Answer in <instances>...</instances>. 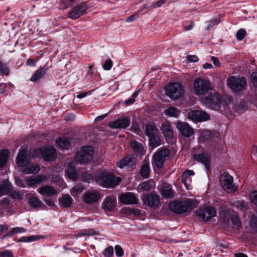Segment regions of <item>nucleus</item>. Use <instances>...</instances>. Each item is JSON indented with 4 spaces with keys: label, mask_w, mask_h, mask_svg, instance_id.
<instances>
[{
    "label": "nucleus",
    "mask_w": 257,
    "mask_h": 257,
    "mask_svg": "<svg viewBox=\"0 0 257 257\" xmlns=\"http://www.w3.org/2000/svg\"><path fill=\"white\" fill-rule=\"evenodd\" d=\"M130 119L128 118L122 117L109 123V126L112 128H124L130 124Z\"/></svg>",
    "instance_id": "nucleus-17"
},
{
    "label": "nucleus",
    "mask_w": 257,
    "mask_h": 257,
    "mask_svg": "<svg viewBox=\"0 0 257 257\" xmlns=\"http://www.w3.org/2000/svg\"><path fill=\"white\" fill-rule=\"evenodd\" d=\"M220 182L224 190L233 192L237 190V186L233 183V177L227 172H224L222 174Z\"/></svg>",
    "instance_id": "nucleus-7"
},
{
    "label": "nucleus",
    "mask_w": 257,
    "mask_h": 257,
    "mask_svg": "<svg viewBox=\"0 0 257 257\" xmlns=\"http://www.w3.org/2000/svg\"><path fill=\"white\" fill-rule=\"evenodd\" d=\"M42 237L40 235H31L28 236H23L20 238L19 241L20 242H32L42 238Z\"/></svg>",
    "instance_id": "nucleus-44"
},
{
    "label": "nucleus",
    "mask_w": 257,
    "mask_h": 257,
    "mask_svg": "<svg viewBox=\"0 0 257 257\" xmlns=\"http://www.w3.org/2000/svg\"><path fill=\"white\" fill-rule=\"evenodd\" d=\"M228 87L235 92L243 90L246 86V81H227Z\"/></svg>",
    "instance_id": "nucleus-22"
},
{
    "label": "nucleus",
    "mask_w": 257,
    "mask_h": 257,
    "mask_svg": "<svg viewBox=\"0 0 257 257\" xmlns=\"http://www.w3.org/2000/svg\"><path fill=\"white\" fill-rule=\"evenodd\" d=\"M170 151L167 148H162L154 154V163L158 168H161L167 157L170 155Z\"/></svg>",
    "instance_id": "nucleus-8"
},
{
    "label": "nucleus",
    "mask_w": 257,
    "mask_h": 257,
    "mask_svg": "<svg viewBox=\"0 0 257 257\" xmlns=\"http://www.w3.org/2000/svg\"><path fill=\"white\" fill-rule=\"evenodd\" d=\"M100 198V195L97 191L86 192L83 195V200L86 204H91L97 202Z\"/></svg>",
    "instance_id": "nucleus-19"
},
{
    "label": "nucleus",
    "mask_w": 257,
    "mask_h": 257,
    "mask_svg": "<svg viewBox=\"0 0 257 257\" xmlns=\"http://www.w3.org/2000/svg\"><path fill=\"white\" fill-rule=\"evenodd\" d=\"M142 200L144 204L152 208L157 207L160 203L159 196L156 194H144Z\"/></svg>",
    "instance_id": "nucleus-12"
},
{
    "label": "nucleus",
    "mask_w": 257,
    "mask_h": 257,
    "mask_svg": "<svg viewBox=\"0 0 257 257\" xmlns=\"http://www.w3.org/2000/svg\"><path fill=\"white\" fill-rule=\"evenodd\" d=\"M94 151L92 147L85 146L81 148L76 155V160L81 164L90 162L94 156Z\"/></svg>",
    "instance_id": "nucleus-4"
},
{
    "label": "nucleus",
    "mask_w": 257,
    "mask_h": 257,
    "mask_svg": "<svg viewBox=\"0 0 257 257\" xmlns=\"http://www.w3.org/2000/svg\"><path fill=\"white\" fill-rule=\"evenodd\" d=\"M34 152V157L41 156L46 161H53L57 157L56 150L52 147L37 149Z\"/></svg>",
    "instance_id": "nucleus-6"
},
{
    "label": "nucleus",
    "mask_w": 257,
    "mask_h": 257,
    "mask_svg": "<svg viewBox=\"0 0 257 257\" xmlns=\"http://www.w3.org/2000/svg\"><path fill=\"white\" fill-rule=\"evenodd\" d=\"M180 202L175 201L169 204V209L176 213L181 214L182 213V211L181 208Z\"/></svg>",
    "instance_id": "nucleus-39"
},
{
    "label": "nucleus",
    "mask_w": 257,
    "mask_h": 257,
    "mask_svg": "<svg viewBox=\"0 0 257 257\" xmlns=\"http://www.w3.org/2000/svg\"><path fill=\"white\" fill-rule=\"evenodd\" d=\"M201 102L205 106L216 111H224L233 102V98L227 95H221L217 92L201 97Z\"/></svg>",
    "instance_id": "nucleus-1"
},
{
    "label": "nucleus",
    "mask_w": 257,
    "mask_h": 257,
    "mask_svg": "<svg viewBox=\"0 0 257 257\" xmlns=\"http://www.w3.org/2000/svg\"><path fill=\"white\" fill-rule=\"evenodd\" d=\"M96 234V232L93 229H88L81 230L79 232L75 234V236L76 237H80L86 235H93Z\"/></svg>",
    "instance_id": "nucleus-42"
},
{
    "label": "nucleus",
    "mask_w": 257,
    "mask_h": 257,
    "mask_svg": "<svg viewBox=\"0 0 257 257\" xmlns=\"http://www.w3.org/2000/svg\"><path fill=\"white\" fill-rule=\"evenodd\" d=\"M25 182L30 187H33L35 185L38 184L37 182L36 181V178L35 177H30L25 180Z\"/></svg>",
    "instance_id": "nucleus-53"
},
{
    "label": "nucleus",
    "mask_w": 257,
    "mask_h": 257,
    "mask_svg": "<svg viewBox=\"0 0 257 257\" xmlns=\"http://www.w3.org/2000/svg\"><path fill=\"white\" fill-rule=\"evenodd\" d=\"M220 22V20L219 19H215L210 21L209 25H208L207 29L208 30L212 28L213 26L217 25Z\"/></svg>",
    "instance_id": "nucleus-59"
},
{
    "label": "nucleus",
    "mask_w": 257,
    "mask_h": 257,
    "mask_svg": "<svg viewBox=\"0 0 257 257\" xmlns=\"http://www.w3.org/2000/svg\"><path fill=\"white\" fill-rule=\"evenodd\" d=\"M187 58L188 61L190 62H197L199 60V58L196 55H188Z\"/></svg>",
    "instance_id": "nucleus-63"
},
{
    "label": "nucleus",
    "mask_w": 257,
    "mask_h": 257,
    "mask_svg": "<svg viewBox=\"0 0 257 257\" xmlns=\"http://www.w3.org/2000/svg\"><path fill=\"white\" fill-rule=\"evenodd\" d=\"M66 174L69 178L76 180L78 178V173L74 167L70 166L66 170Z\"/></svg>",
    "instance_id": "nucleus-41"
},
{
    "label": "nucleus",
    "mask_w": 257,
    "mask_h": 257,
    "mask_svg": "<svg viewBox=\"0 0 257 257\" xmlns=\"http://www.w3.org/2000/svg\"><path fill=\"white\" fill-rule=\"evenodd\" d=\"M116 198L113 196H107L103 200L101 208L105 212L112 211L116 206Z\"/></svg>",
    "instance_id": "nucleus-13"
},
{
    "label": "nucleus",
    "mask_w": 257,
    "mask_h": 257,
    "mask_svg": "<svg viewBox=\"0 0 257 257\" xmlns=\"http://www.w3.org/2000/svg\"><path fill=\"white\" fill-rule=\"evenodd\" d=\"M9 156V152L4 150L0 153V168L3 167L6 164Z\"/></svg>",
    "instance_id": "nucleus-45"
},
{
    "label": "nucleus",
    "mask_w": 257,
    "mask_h": 257,
    "mask_svg": "<svg viewBox=\"0 0 257 257\" xmlns=\"http://www.w3.org/2000/svg\"><path fill=\"white\" fill-rule=\"evenodd\" d=\"M26 229L23 227H14L10 231L11 234H14L18 233L25 232Z\"/></svg>",
    "instance_id": "nucleus-57"
},
{
    "label": "nucleus",
    "mask_w": 257,
    "mask_h": 257,
    "mask_svg": "<svg viewBox=\"0 0 257 257\" xmlns=\"http://www.w3.org/2000/svg\"><path fill=\"white\" fill-rule=\"evenodd\" d=\"M120 202L124 204H137L138 199L136 196L131 193L122 194L119 196Z\"/></svg>",
    "instance_id": "nucleus-16"
},
{
    "label": "nucleus",
    "mask_w": 257,
    "mask_h": 257,
    "mask_svg": "<svg viewBox=\"0 0 257 257\" xmlns=\"http://www.w3.org/2000/svg\"><path fill=\"white\" fill-rule=\"evenodd\" d=\"M38 61V59H34L32 58H29L27 60L26 62V64L28 66H34L36 65V63Z\"/></svg>",
    "instance_id": "nucleus-64"
},
{
    "label": "nucleus",
    "mask_w": 257,
    "mask_h": 257,
    "mask_svg": "<svg viewBox=\"0 0 257 257\" xmlns=\"http://www.w3.org/2000/svg\"><path fill=\"white\" fill-rule=\"evenodd\" d=\"M188 119L197 122L206 121L210 119V115L206 112L200 110H190L187 111Z\"/></svg>",
    "instance_id": "nucleus-9"
},
{
    "label": "nucleus",
    "mask_w": 257,
    "mask_h": 257,
    "mask_svg": "<svg viewBox=\"0 0 257 257\" xmlns=\"http://www.w3.org/2000/svg\"><path fill=\"white\" fill-rule=\"evenodd\" d=\"M196 216L207 221L216 214V211L212 207H205L197 210L195 212Z\"/></svg>",
    "instance_id": "nucleus-10"
},
{
    "label": "nucleus",
    "mask_w": 257,
    "mask_h": 257,
    "mask_svg": "<svg viewBox=\"0 0 257 257\" xmlns=\"http://www.w3.org/2000/svg\"><path fill=\"white\" fill-rule=\"evenodd\" d=\"M152 187V183L149 181L144 182L138 186V189L141 190L142 191H149L151 189Z\"/></svg>",
    "instance_id": "nucleus-47"
},
{
    "label": "nucleus",
    "mask_w": 257,
    "mask_h": 257,
    "mask_svg": "<svg viewBox=\"0 0 257 257\" xmlns=\"http://www.w3.org/2000/svg\"><path fill=\"white\" fill-rule=\"evenodd\" d=\"M231 206L236 209L244 211L249 209V206L247 202L243 200H235L233 201Z\"/></svg>",
    "instance_id": "nucleus-29"
},
{
    "label": "nucleus",
    "mask_w": 257,
    "mask_h": 257,
    "mask_svg": "<svg viewBox=\"0 0 257 257\" xmlns=\"http://www.w3.org/2000/svg\"><path fill=\"white\" fill-rule=\"evenodd\" d=\"M194 175V172L192 170H186L183 173L182 177V183H183L185 185H186L187 180L188 177L190 176H192Z\"/></svg>",
    "instance_id": "nucleus-49"
},
{
    "label": "nucleus",
    "mask_w": 257,
    "mask_h": 257,
    "mask_svg": "<svg viewBox=\"0 0 257 257\" xmlns=\"http://www.w3.org/2000/svg\"><path fill=\"white\" fill-rule=\"evenodd\" d=\"M23 171L27 174H36L38 173L40 170V167L39 165L33 164V165H27L22 169Z\"/></svg>",
    "instance_id": "nucleus-32"
},
{
    "label": "nucleus",
    "mask_w": 257,
    "mask_h": 257,
    "mask_svg": "<svg viewBox=\"0 0 257 257\" xmlns=\"http://www.w3.org/2000/svg\"><path fill=\"white\" fill-rule=\"evenodd\" d=\"M149 145L152 149L161 144V136L159 133L149 138Z\"/></svg>",
    "instance_id": "nucleus-30"
},
{
    "label": "nucleus",
    "mask_w": 257,
    "mask_h": 257,
    "mask_svg": "<svg viewBox=\"0 0 257 257\" xmlns=\"http://www.w3.org/2000/svg\"><path fill=\"white\" fill-rule=\"evenodd\" d=\"M180 111L175 107L170 106L165 111V114L170 117H178Z\"/></svg>",
    "instance_id": "nucleus-36"
},
{
    "label": "nucleus",
    "mask_w": 257,
    "mask_h": 257,
    "mask_svg": "<svg viewBox=\"0 0 257 257\" xmlns=\"http://www.w3.org/2000/svg\"><path fill=\"white\" fill-rule=\"evenodd\" d=\"M194 158L198 162L203 164L207 169L209 168L210 165L209 158L205 154L202 153L199 155H194Z\"/></svg>",
    "instance_id": "nucleus-34"
},
{
    "label": "nucleus",
    "mask_w": 257,
    "mask_h": 257,
    "mask_svg": "<svg viewBox=\"0 0 257 257\" xmlns=\"http://www.w3.org/2000/svg\"><path fill=\"white\" fill-rule=\"evenodd\" d=\"M39 194L43 196L52 197L57 194V191L51 186L45 185L40 187L38 189Z\"/></svg>",
    "instance_id": "nucleus-20"
},
{
    "label": "nucleus",
    "mask_w": 257,
    "mask_h": 257,
    "mask_svg": "<svg viewBox=\"0 0 257 257\" xmlns=\"http://www.w3.org/2000/svg\"><path fill=\"white\" fill-rule=\"evenodd\" d=\"M10 70L6 64L3 63L0 61V73L2 75H8Z\"/></svg>",
    "instance_id": "nucleus-50"
},
{
    "label": "nucleus",
    "mask_w": 257,
    "mask_h": 257,
    "mask_svg": "<svg viewBox=\"0 0 257 257\" xmlns=\"http://www.w3.org/2000/svg\"><path fill=\"white\" fill-rule=\"evenodd\" d=\"M220 217L226 224H231L237 228H239L241 222L237 213L232 209H223L220 214Z\"/></svg>",
    "instance_id": "nucleus-3"
},
{
    "label": "nucleus",
    "mask_w": 257,
    "mask_h": 257,
    "mask_svg": "<svg viewBox=\"0 0 257 257\" xmlns=\"http://www.w3.org/2000/svg\"><path fill=\"white\" fill-rule=\"evenodd\" d=\"M121 178L117 177L111 173H102L99 177L100 184L107 188H113L116 186L120 181Z\"/></svg>",
    "instance_id": "nucleus-5"
},
{
    "label": "nucleus",
    "mask_w": 257,
    "mask_h": 257,
    "mask_svg": "<svg viewBox=\"0 0 257 257\" xmlns=\"http://www.w3.org/2000/svg\"><path fill=\"white\" fill-rule=\"evenodd\" d=\"M115 254L117 257H121L123 255V250L122 248L119 245L115 246Z\"/></svg>",
    "instance_id": "nucleus-56"
},
{
    "label": "nucleus",
    "mask_w": 257,
    "mask_h": 257,
    "mask_svg": "<svg viewBox=\"0 0 257 257\" xmlns=\"http://www.w3.org/2000/svg\"><path fill=\"white\" fill-rule=\"evenodd\" d=\"M114 253V249L112 246L106 248L103 251V255L105 257H112Z\"/></svg>",
    "instance_id": "nucleus-51"
},
{
    "label": "nucleus",
    "mask_w": 257,
    "mask_h": 257,
    "mask_svg": "<svg viewBox=\"0 0 257 257\" xmlns=\"http://www.w3.org/2000/svg\"><path fill=\"white\" fill-rule=\"evenodd\" d=\"M92 67L93 65L89 66V69L87 71V74L86 75V79H98V78L96 77L97 76H95L94 77H93V72L92 70Z\"/></svg>",
    "instance_id": "nucleus-60"
},
{
    "label": "nucleus",
    "mask_w": 257,
    "mask_h": 257,
    "mask_svg": "<svg viewBox=\"0 0 257 257\" xmlns=\"http://www.w3.org/2000/svg\"><path fill=\"white\" fill-rule=\"evenodd\" d=\"M250 197L252 203L257 207V192H252L250 194Z\"/></svg>",
    "instance_id": "nucleus-62"
},
{
    "label": "nucleus",
    "mask_w": 257,
    "mask_h": 257,
    "mask_svg": "<svg viewBox=\"0 0 257 257\" xmlns=\"http://www.w3.org/2000/svg\"><path fill=\"white\" fill-rule=\"evenodd\" d=\"M165 93L173 100L181 97L184 93L182 85L178 82H171L165 87Z\"/></svg>",
    "instance_id": "nucleus-2"
},
{
    "label": "nucleus",
    "mask_w": 257,
    "mask_h": 257,
    "mask_svg": "<svg viewBox=\"0 0 257 257\" xmlns=\"http://www.w3.org/2000/svg\"><path fill=\"white\" fill-rule=\"evenodd\" d=\"M35 177L36 178V181L38 184H41L43 182H45L48 180L47 177L46 176L43 175H38Z\"/></svg>",
    "instance_id": "nucleus-58"
},
{
    "label": "nucleus",
    "mask_w": 257,
    "mask_h": 257,
    "mask_svg": "<svg viewBox=\"0 0 257 257\" xmlns=\"http://www.w3.org/2000/svg\"><path fill=\"white\" fill-rule=\"evenodd\" d=\"M140 174L141 176L144 178H147L149 176L150 168L148 162H145L143 164L142 167L140 170Z\"/></svg>",
    "instance_id": "nucleus-43"
},
{
    "label": "nucleus",
    "mask_w": 257,
    "mask_h": 257,
    "mask_svg": "<svg viewBox=\"0 0 257 257\" xmlns=\"http://www.w3.org/2000/svg\"><path fill=\"white\" fill-rule=\"evenodd\" d=\"M212 137L211 132L208 130H204L201 132L200 135L198 138L199 143L205 142L210 140Z\"/></svg>",
    "instance_id": "nucleus-37"
},
{
    "label": "nucleus",
    "mask_w": 257,
    "mask_h": 257,
    "mask_svg": "<svg viewBox=\"0 0 257 257\" xmlns=\"http://www.w3.org/2000/svg\"><path fill=\"white\" fill-rule=\"evenodd\" d=\"M48 70V67L44 66L38 69L31 77L30 80H38L42 79L45 76Z\"/></svg>",
    "instance_id": "nucleus-26"
},
{
    "label": "nucleus",
    "mask_w": 257,
    "mask_h": 257,
    "mask_svg": "<svg viewBox=\"0 0 257 257\" xmlns=\"http://www.w3.org/2000/svg\"><path fill=\"white\" fill-rule=\"evenodd\" d=\"M145 133L147 136L149 138L159 133V131L154 123H149L145 125Z\"/></svg>",
    "instance_id": "nucleus-28"
},
{
    "label": "nucleus",
    "mask_w": 257,
    "mask_h": 257,
    "mask_svg": "<svg viewBox=\"0 0 257 257\" xmlns=\"http://www.w3.org/2000/svg\"><path fill=\"white\" fill-rule=\"evenodd\" d=\"M247 233L254 234L257 233V216L252 215L249 221L248 225L246 227Z\"/></svg>",
    "instance_id": "nucleus-23"
},
{
    "label": "nucleus",
    "mask_w": 257,
    "mask_h": 257,
    "mask_svg": "<svg viewBox=\"0 0 257 257\" xmlns=\"http://www.w3.org/2000/svg\"><path fill=\"white\" fill-rule=\"evenodd\" d=\"M84 190V187L81 185H77L73 187L71 190V194L73 196H77L80 194Z\"/></svg>",
    "instance_id": "nucleus-48"
},
{
    "label": "nucleus",
    "mask_w": 257,
    "mask_h": 257,
    "mask_svg": "<svg viewBox=\"0 0 257 257\" xmlns=\"http://www.w3.org/2000/svg\"><path fill=\"white\" fill-rule=\"evenodd\" d=\"M180 203V205H181V208L182 210H183L182 213L193 209L195 206L194 202L190 199L181 201Z\"/></svg>",
    "instance_id": "nucleus-31"
},
{
    "label": "nucleus",
    "mask_w": 257,
    "mask_h": 257,
    "mask_svg": "<svg viewBox=\"0 0 257 257\" xmlns=\"http://www.w3.org/2000/svg\"><path fill=\"white\" fill-rule=\"evenodd\" d=\"M193 88L196 94L201 95L212 89V87L209 81H194Z\"/></svg>",
    "instance_id": "nucleus-11"
},
{
    "label": "nucleus",
    "mask_w": 257,
    "mask_h": 257,
    "mask_svg": "<svg viewBox=\"0 0 257 257\" xmlns=\"http://www.w3.org/2000/svg\"><path fill=\"white\" fill-rule=\"evenodd\" d=\"M57 146L63 149H68L70 147V142L65 137H60L56 141Z\"/></svg>",
    "instance_id": "nucleus-33"
},
{
    "label": "nucleus",
    "mask_w": 257,
    "mask_h": 257,
    "mask_svg": "<svg viewBox=\"0 0 257 257\" xmlns=\"http://www.w3.org/2000/svg\"><path fill=\"white\" fill-rule=\"evenodd\" d=\"M161 193L163 197L172 198L174 197V191L171 186L167 183H164L161 189Z\"/></svg>",
    "instance_id": "nucleus-24"
},
{
    "label": "nucleus",
    "mask_w": 257,
    "mask_h": 257,
    "mask_svg": "<svg viewBox=\"0 0 257 257\" xmlns=\"http://www.w3.org/2000/svg\"><path fill=\"white\" fill-rule=\"evenodd\" d=\"M120 211L121 213L126 215H130L133 214L136 216L138 215L139 214V211L138 209H135L133 208L130 207H123L121 209Z\"/></svg>",
    "instance_id": "nucleus-40"
},
{
    "label": "nucleus",
    "mask_w": 257,
    "mask_h": 257,
    "mask_svg": "<svg viewBox=\"0 0 257 257\" xmlns=\"http://www.w3.org/2000/svg\"><path fill=\"white\" fill-rule=\"evenodd\" d=\"M16 163L18 166L23 168L30 164L29 160L27 158V152L25 150H22L19 152Z\"/></svg>",
    "instance_id": "nucleus-21"
},
{
    "label": "nucleus",
    "mask_w": 257,
    "mask_h": 257,
    "mask_svg": "<svg viewBox=\"0 0 257 257\" xmlns=\"http://www.w3.org/2000/svg\"><path fill=\"white\" fill-rule=\"evenodd\" d=\"M161 130L166 140H170L173 138V128L170 121H164L161 125Z\"/></svg>",
    "instance_id": "nucleus-18"
},
{
    "label": "nucleus",
    "mask_w": 257,
    "mask_h": 257,
    "mask_svg": "<svg viewBox=\"0 0 257 257\" xmlns=\"http://www.w3.org/2000/svg\"><path fill=\"white\" fill-rule=\"evenodd\" d=\"M29 203L31 207L33 208H39L42 205V201L36 197H32L30 198Z\"/></svg>",
    "instance_id": "nucleus-46"
},
{
    "label": "nucleus",
    "mask_w": 257,
    "mask_h": 257,
    "mask_svg": "<svg viewBox=\"0 0 257 257\" xmlns=\"http://www.w3.org/2000/svg\"><path fill=\"white\" fill-rule=\"evenodd\" d=\"M81 178L83 182L89 183V180L92 178V176L87 172H83L81 175Z\"/></svg>",
    "instance_id": "nucleus-55"
},
{
    "label": "nucleus",
    "mask_w": 257,
    "mask_h": 257,
    "mask_svg": "<svg viewBox=\"0 0 257 257\" xmlns=\"http://www.w3.org/2000/svg\"><path fill=\"white\" fill-rule=\"evenodd\" d=\"M0 257H14L13 253L11 250L0 252Z\"/></svg>",
    "instance_id": "nucleus-61"
},
{
    "label": "nucleus",
    "mask_w": 257,
    "mask_h": 257,
    "mask_svg": "<svg viewBox=\"0 0 257 257\" xmlns=\"http://www.w3.org/2000/svg\"><path fill=\"white\" fill-rule=\"evenodd\" d=\"M12 191V185L8 180L3 181L0 183V197Z\"/></svg>",
    "instance_id": "nucleus-25"
},
{
    "label": "nucleus",
    "mask_w": 257,
    "mask_h": 257,
    "mask_svg": "<svg viewBox=\"0 0 257 257\" xmlns=\"http://www.w3.org/2000/svg\"><path fill=\"white\" fill-rule=\"evenodd\" d=\"M72 202V198L68 195L63 196L60 200V203L64 207H69Z\"/></svg>",
    "instance_id": "nucleus-38"
},
{
    "label": "nucleus",
    "mask_w": 257,
    "mask_h": 257,
    "mask_svg": "<svg viewBox=\"0 0 257 257\" xmlns=\"http://www.w3.org/2000/svg\"><path fill=\"white\" fill-rule=\"evenodd\" d=\"M113 65V62L112 60L110 58L107 59L104 64L102 66V67L104 70L108 71L111 69Z\"/></svg>",
    "instance_id": "nucleus-52"
},
{
    "label": "nucleus",
    "mask_w": 257,
    "mask_h": 257,
    "mask_svg": "<svg viewBox=\"0 0 257 257\" xmlns=\"http://www.w3.org/2000/svg\"><path fill=\"white\" fill-rule=\"evenodd\" d=\"M176 127L185 137H190L193 134V129L186 122L177 121Z\"/></svg>",
    "instance_id": "nucleus-15"
},
{
    "label": "nucleus",
    "mask_w": 257,
    "mask_h": 257,
    "mask_svg": "<svg viewBox=\"0 0 257 257\" xmlns=\"http://www.w3.org/2000/svg\"><path fill=\"white\" fill-rule=\"evenodd\" d=\"M87 8L84 3H80L75 7L68 13V17L72 20H76L82 16L86 11Z\"/></svg>",
    "instance_id": "nucleus-14"
},
{
    "label": "nucleus",
    "mask_w": 257,
    "mask_h": 257,
    "mask_svg": "<svg viewBox=\"0 0 257 257\" xmlns=\"http://www.w3.org/2000/svg\"><path fill=\"white\" fill-rule=\"evenodd\" d=\"M131 147L136 155H142L145 153L142 144L134 140L131 143Z\"/></svg>",
    "instance_id": "nucleus-27"
},
{
    "label": "nucleus",
    "mask_w": 257,
    "mask_h": 257,
    "mask_svg": "<svg viewBox=\"0 0 257 257\" xmlns=\"http://www.w3.org/2000/svg\"><path fill=\"white\" fill-rule=\"evenodd\" d=\"M246 34V31L242 29H239L236 33V39L241 41L243 39Z\"/></svg>",
    "instance_id": "nucleus-54"
},
{
    "label": "nucleus",
    "mask_w": 257,
    "mask_h": 257,
    "mask_svg": "<svg viewBox=\"0 0 257 257\" xmlns=\"http://www.w3.org/2000/svg\"><path fill=\"white\" fill-rule=\"evenodd\" d=\"M134 163V161L132 157H127L121 160L117 164V166L120 168L129 167L132 166Z\"/></svg>",
    "instance_id": "nucleus-35"
}]
</instances>
